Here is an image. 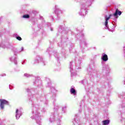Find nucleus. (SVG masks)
<instances>
[{
	"instance_id": "nucleus-1",
	"label": "nucleus",
	"mask_w": 125,
	"mask_h": 125,
	"mask_svg": "<svg viewBox=\"0 0 125 125\" xmlns=\"http://www.w3.org/2000/svg\"><path fill=\"white\" fill-rule=\"evenodd\" d=\"M8 104V102L5 100H0V109L3 110L4 109V105Z\"/></svg>"
},
{
	"instance_id": "nucleus-2",
	"label": "nucleus",
	"mask_w": 125,
	"mask_h": 125,
	"mask_svg": "<svg viewBox=\"0 0 125 125\" xmlns=\"http://www.w3.org/2000/svg\"><path fill=\"white\" fill-rule=\"evenodd\" d=\"M122 15V11L119 10V9H116V10L115 11V13L113 14V15L114 17H116V18H118V15L119 16Z\"/></svg>"
},
{
	"instance_id": "nucleus-3",
	"label": "nucleus",
	"mask_w": 125,
	"mask_h": 125,
	"mask_svg": "<svg viewBox=\"0 0 125 125\" xmlns=\"http://www.w3.org/2000/svg\"><path fill=\"white\" fill-rule=\"evenodd\" d=\"M112 16H113V15L110 14L108 18H105V25L106 27V28L109 27V26H108V20H109L110 19V18H111V17H112Z\"/></svg>"
},
{
	"instance_id": "nucleus-4",
	"label": "nucleus",
	"mask_w": 125,
	"mask_h": 125,
	"mask_svg": "<svg viewBox=\"0 0 125 125\" xmlns=\"http://www.w3.org/2000/svg\"><path fill=\"white\" fill-rule=\"evenodd\" d=\"M102 59L104 61V62L108 61V56L106 54H104L102 57Z\"/></svg>"
},
{
	"instance_id": "nucleus-5",
	"label": "nucleus",
	"mask_w": 125,
	"mask_h": 125,
	"mask_svg": "<svg viewBox=\"0 0 125 125\" xmlns=\"http://www.w3.org/2000/svg\"><path fill=\"white\" fill-rule=\"evenodd\" d=\"M70 93L71 94H74L75 95V94H76V89H75V88H71L70 89Z\"/></svg>"
},
{
	"instance_id": "nucleus-6",
	"label": "nucleus",
	"mask_w": 125,
	"mask_h": 125,
	"mask_svg": "<svg viewBox=\"0 0 125 125\" xmlns=\"http://www.w3.org/2000/svg\"><path fill=\"white\" fill-rule=\"evenodd\" d=\"M103 123L104 124V125H109V124L110 123V121L108 120H104L103 121Z\"/></svg>"
},
{
	"instance_id": "nucleus-7",
	"label": "nucleus",
	"mask_w": 125,
	"mask_h": 125,
	"mask_svg": "<svg viewBox=\"0 0 125 125\" xmlns=\"http://www.w3.org/2000/svg\"><path fill=\"white\" fill-rule=\"evenodd\" d=\"M23 18H30V16L29 15H24L23 16Z\"/></svg>"
},
{
	"instance_id": "nucleus-8",
	"label": "nucleus",
	"mask_w": 125,
	"mask_h": 125,
	"mask_svg": "<svg viewBox=\"0 0 125 125\" xmlns=\"http://www.w3.org/2000/svg\"><path fill=\"white\" fill-rule=\"evenodd\" d=\"M17 39L18 40V41H22V38H21V37H17Z\"/></svg>"
},
{
	"instance_id": "nucleus-9",
	"label": "nucleus",
	"mask_w": 125,
	"mask_h": 125,
	"mask_svg": "<svg viewBox=\"0 0 125 125\" xmlns=\"http://www.w3.org/2000/svg\"><path fill=\"white\" fill-rule=\"evenodd\" d=\"M17 113H18V109L16 110V113L17 114Z\"/></svg>"
},
{
	"instance_id": "nucleus-10",
	"label": "nucleus",
	"mask_w": 125,
	"mask_h": 125,
	"mask_svg": "<svg viewBox=\"0 0 125 125\" xmlns=\"http://www.w3.org/2000/svg\"><path fill=\"white\" fill-rule=\"evenodd\" d=\"M16 117H17V114L16 115Z\"/></svg>"
}]
</instances>
